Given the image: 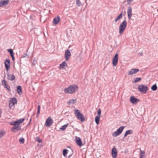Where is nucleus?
<instances>
[{"label":"nucleus","instance_id":"nucleus-1","mask_svg":"<svg viewBox=\"0 0 158 158\" xmlns=\"http://www.w3.org/2000/svg\"><path fill=\"white\" fill-rule=\"evenodd\" d=\"M24 118H22L18 119V120L12 122L11 123H10V125H13L14 126L12 128L11 131L12 132H15V130H16L17 131H19L21 129V127L19 126L20 124L22 123L24 121Z\"/></svg>","mask_w":158,"mask_h":158},{"label":"nucleus","instance_id":"nucleus-2","mask_svg":"<svg viewBox=\"0 0 158 158\" xmlns=\"http://www.w3.org/2000/svg\"><path fill=\"white\" fill-rule=\"evenodd\" d=\"M78 89V87L77 85H72L65 89L64 92L66 94H72L77 91Z\"/></svg>","mask_w":158,"mask_h":158},{"label":"nucleus","instance_id":"nucleus-3","mask_svg":"<svg viewBox=\"0 0 158 158\" xmlns=\"http://www.w3.org/2000/svg\"><path fill=\"white\" fill-rule=\"evenodd\" d=\"M75 114L76 115L78 119L81 122H83L85 120L84 117L79 110H76L75 111Z\"/></svg>","mask_w":158,"mask_h":158},{"label":"nucleus","instance_id":"nucleus-4","mask_svg":"<svg viewBox=\"0 0 158 158\" xmlns=\"http://www.w3.org/2000/svg\"><path fill=\"white\" fill-rule=\"evenodd\" d=\"M127 26V22L126 20H123L122 22L119 27V34H122L125 30Z\"/></svg>","mask_w":158,"mask_h":158},{"label":"nucleus","instance_id":"nucleus-5","mask_svg":"<svg viewBox=\"0 0 158 158\" xmlns=\"http://www.w3.org/2000/svg\"><path fill=\"white\" fill-rule=\"evenodd\" d=\"M125 127L124 126L120 127L119 128H118L115 132L112 133V136L114 137H116L120 135Z\"/></svg>","mask_w":158,"mask_h":158},{"label":"nucleus","instance_id":"nucleus-6","mask_svg":"<svg viewBox=\"0 0 158 158\" xmlns=\"http://www.w3.org/2000/svg\"><path fill=\"white\" fill-rule=\"evenodd\" d=\"M138 89L140 92L143 93H145L148 90V88L147 86L141 84L138 86Z\"/></svg>","mask_w":158,"mask_h":158},{"label":"nucleus","instance_id":"nucleus-7","mask_svg":"<svg viewBox=\"0 0 158 158\" xmlns=\"http://www.w3.org/2000/svg\"><path fill=\"white\" fill-rule=\"evenodd\" d=\"M17 102L16 99L15 98H11L9 101V106L10 109L14 108V106Z\"/></svg>","mask_w":158,"mask_h":158},{"label":"nucleus","instance_id":"nucleus-8","mask_svg":"<svg viewBox=\"0 0 158 158\" xmlns=\"http://www.w3.org/2000/svg\"><path fill=\"white\" fill-rule=\"evenodd\" d=\"M118 61V55L116 53L113 59L112 64L114 66H115L117 64Z\"/></svg>","mask_w":158,"mask_h":158},{"label":"nucleus","instance_id":"nucleus-9","mask_svg":"<svg viewBox=\"0 0 158 158\" xmlns=\"http://www.w3.org/2000/svg\"><path fill=\"white\" fill-rule=\"evenodd\" d=\"M130 102L134 104H136L139 101V99L133 96L130 97Z\"/></svg>","mask_w":158,"mask_h":158},{"label":"nucleus","instance_id":"nucleus-10","mask_svg":"<svg viewBox=\"0 0 158 158\" xmlns=\"http://www.w3.org/2000/svg\"><path fill=\"white\" fill-rule=\"evenodd\" d=\"M10 61L9 59H6L4 62L5 66L7 71H8L10 67Z\"/></svg>","mask_w":158,"mask_h":158},{"label":"nucleus","instance_id":"nucleus-11","mask_svg":"<svg viewBox=\"0 0 158 158\" xmlns=\"http://www.w3.org/2000/svg\"><path fill=\"white\" fill-rule=\"evenodd\" d=\"M52 123V118L51 117H49L46 119L45 123V125L46 127H50Z\"/></svg>","mask_w":158,"mask_h":158},{"label":"nucleus","instance_id":"nucleus-12","mask_svg":"<svg viewBox=\"0 0 158 158\" xmlns=\"http://www.w3.org/2000/svg\"><path fill=\"white\" fill-rule=\"evenodd\" d=\"M111 155L113 158H116L117 156V149L115 147H114L112 149Z\"/></svg>","mask_w":158,"mask_h":158},{"label":"nucleus","instance_id":"nucleus-13","mask_svg":"<svg viewBox=\"0 0 158 158\" xmlns=\"http://www.w3.org/2000/svg\"><path fill=\"white\" fill-rule=\"evenodd\" d=\"M139 70L138 69H132L128 71V74L129 75L135 74Z\"/></svg>","mask_w":158,"mask_h":158},{"label":"nucleus","instance_id":"nucleus-14","mask_svg":"<svg viewBox=\"0 0 158 158\" xmlns=\"http://www.w3.org/2000/svg\"><path fill=\"white\" fill-rule=\"evenodd\" d=\"M71 56V54L69 50L68 49L65 51L64 54V58L66 61L68 60L69 57H70Z\"/></svg>","mask_w":158,"mask_h":158},{"label":"nucleus","instance_id":"nucleus-15","mask_svg":"<svg viewBox=\"0 0 158 158\" xmlns=\"http://www.w3.org/2000/svg\"><path fill=\"white\" fill-rule=\"evenodd\" d=\"M10 0H4L0 1V7L7 5Z\"/></svg>","mask_w":158,"mask_h":158},{"label":"nucleus","instance_id":"nucleus-16","mask_svg":"<svg viewBox=\"0 0 158 158\" xmlns=\"http://www.w3.org/2000/svg\"><path fill=\"white\" fill-rule=\"evenodd\" d=\"M76 143L79 147H81L82 145V142L80 138L76 137Z\"/></svg>","mask_w":158,"mask_h":158},{"label":"nucleus","instance_id":"nucleus-17","mask_svg":"<svg viewBox=\"0 0 158 158\" xmlns=\"http://www.w3.org/2000/svg\"><path fill=\"white\" fill-rule=\"evenodd\" d=\"M7 75V78L9 80L13 81L15 78V77L13 74L11 75L9 73H8Z\"/></svg>","mask_w":158,"mask_h":158},{"label":"nucleus","instance_id":"nucleus-18","mask_svg":"<svg viewBox=\"0 0 158 158\" xmlns=\"http://www.w3.org/2000/svg\"><path fill=\"white\" fill-rule=\"evenodd\" d=\"M132 9L131 7L129 6L128 7L127 9V14L128 16L129 19H130L131 16L132 15Z\"/></svg>","mask_w":158,"mask_h":158},{"label":"nucleus","instance_id":"nucleus-19","mask_svg":"<svg viewBox=\"0 0 158 158\" xmlns=\"http://www.w3.org/2000/svg\"><path fill=\"white\" fill-rule=\"evenodd\" d=\"M17 91L19 95H21L22 94V87L20 85H19L17 87Z\"/></svg>","mask_w":158,"mask_h":158},{"label":"nucleus","instance_id":"nucleus-20","mask_svg":"<svg viewBox=\"0 0 158 158\" xmlns=\"http://www.w3.org/2000/svg\"><path fill=\"white\" fill-rule=\"evenodd\" d=\"M65 66H67V64L66 62L65 61H63L61 64L60 65V69H63L64 67Z\"/></svg>","mask_w":158,"mask_h":158},{"label":"nucleus","instance_id":"nucleus-21","mask_svg":"<svg viewBox=\"0 0 158 158\" xmlns=\"http://www.w3.org/2000/svg\"><path fill=\"white\" fill-rule=\"evenodd\" d=\"M133 133V131L131 130H129L126 131L124 134V138L127 136V135L131 134Z\"/></svg>","mask_w":158,"mask_h":158},{"label":"nucleus","instance_id":"nucleus-22","mask_svg":"<svg viewBox=\"0 0 158 158\" xmlns=\"http://www.w3.org/2000/svg\"><path fill=\"white\" fill-rule=\"evenodd\" d=\"M141 79V77H135V78L134 81H133V82L134 83H136L139 81Z\"/></svg>","mask_w":158,"mask_h":158},{"label":"nucleus","instance_id":"nucleus-23","mask_svg":"<svg viewBox=\"0 0 158 158\" xmlns=\"http://www.w3.org/2000/svg\"><path fill=\"white\" fill-rule=\"evenodd\" d=\"M100 116H97L95 118V122L97 124H98L100 121Z\"/></svg>","mask_w":158,"mask_h":158},{"label":"nucleus","instance_id":"nucleus-24","mask_svg":"<svg viewBox=\"0 0 158 158\" xmlns=\"http://www.w3.org/2000/svg\"><path fill=\"white\" fill-rule=\"evenodd\" d=\"M68 123L65 124L63 126H62V127L60 128V129L62 131H64L66 129V128L68 126Z\"/></svg>","mask_w":158,"mask_h":158},{"label":"nucleus","instance_id":"nucleus-25","mask_svg":"<svg viewBox=\"0 0 158 158\" xmlns=\"http://www.w3.org/2000/svg\"><path fill=\"white\" fill-rule=\"evenodd\" d=\"M76 100L73 99L69 101L68 103L69 105H70L74 103H76Z\"/></svg>","mask_w":158,"mask_h":158},{"label":"nucleus","instance_id":"nucleus-26","mask_svg":"<svg viewBox=\"0 0 158 158\" xmlns=\"http://www.w3.org/2000/svg\"><path fill=\"white\" fill-rule=\"evenodd\" d=\"M151 89L153 91H155L157 89V86L156 84L153 85L152 86Z\"/></svg>","mask_w":158,"mask_h":158},{"label":"nucleus","instance_id":"nucleus-27","mask_svg":"<svg viewBox=\"0 0 158 158\" xmlns=\"http://www.w3.org/2000/svg\"><path fill=\"white\" fill-rule=\"evenodd\" d=\"M5 134V131L2 130H0V138L4 135Z\"/></svg>","mask_w":158,"mask_h":158},{"label":"nucleus","instance_id":"nucleus-28","mask_svg":"<svg viewBox=\"0 0 158 158\" xmlns=\"http://www.w3.org/2000/svg\"><path fill=\"white\" fill-rule=\"evenodd\" d=\"M68 150L67 149H64L63 150V155L64 156H66L68 153Z\"/></svg>","mask_w":158,"mask_h":158},{"label":"nucleus","instance_id":"nucleus-29","mask_svg":"<svg viewBox=\"0 0 158 158\" xmlns=\"http://www.w3.org/2000/svg\"><path fill=\"white\" fill-rule=\"evenodd\" d=\"M40 105H38L36 117H38V116L39 115L40 113Z\"/></svg>","mask_w":158,"mask_h":158},{"label":"nucleus","instance_id":"nucleus-30","mask_svg":"<svg viewBox=\"0 0 158 158\" xmlns=\"http://www.w3.org/2000/svg\"><path fill=\"white\" fill-rule=\"evenodd\" d=\"M4 88H6L9 91H11L10 86L9 85H8L7 84L4 85Z\"/></svg>","mask_w":158,"mask_h":158},{"label":"nucleus","instance_id":"nucleus-31","mask_svg":"<svg viewBox=\"0 0 158 158\" xmlns=\"http://www.w3.org/2000/svg\"><path fill=\"white\" fill-rule=\"evenodd\" d=\"M76 3V4L78 6H81L82 5V4H81V2H80V0H77Z\"/></svg>","mask_w":158,"mask_h":158},{"label":"nucleus","instance_id":"nucleus-32","mask_svg":"<svg viewBox=\"0 0 158 158\" xmlns=\"http://www.w3.org/2000/svg\"><path fill=\"white\" fill-rule=\"evenodd\" d=\"M7 82L6 81L5 79H4V80H2V85L3 86H4L5 85H6L7 84Z\"/></svg>","mask_w":158,"mask_h":158},{"label":"nucleus","instance_id":"nucleus-33","mask_svg":"<svg viewBox=\"0 0 158 158\" xmlns=\"http://www.w3.org/2000/svg\"><path fill=\"white\" fill-rule=\"evenodd\" d=\"M140 156H142V157H143L144 156V154H145V152L143 151L140 150Z\"/></svg>","mask_w":158,"mask_h":158},{"label":"nucleus","instance_id":"nucleus-34","mask_svg":"<svg viewBox=\"0 0 158 158\" xmlns=\"http://www.w3.org/2000/svg\"><path fill=\"white\" fill-rule=\"evenodd\" d=\"M37 63V61L36 59L35 58L33 61L32 64L33 66H35V64Z\"/></svg>","mask_w":158,"mask_h":158},{"label":"nucleus","instance_id":"nucleus-35","mask_svg":"<svg viewBox=\"0 0 158 158\" xmlns=\"http://www.w3.org/2000/svg\"><path fill=\"white\" fill-rule=\"evenodd\" d=\"M19 141L21 143H23L24 142V139L23 138H21L19 139Z\"/></svg>","mask_w":158,"mask_h":158},{"label":"nucleus","instance_id":"nucleus-36","mask_svg":"<svg viewBox=\"0 0 158 158\" xmlns=\"http://www.w3.org/2000/svg\"><path fill=\"white\" fill-rule=\"evenodd\" d=\"M122 17V14L121 13L119 15L117 16L115 20H119V19L121 18Z\"/></svg>","mask_w":158,"mask_h":158},{"label":"nucleus","instance_id":"nucleus-37","mask_svg":"<svg viewBox=\"0 0 158 158\" xmlns=\"http://www.w3.org/2000/svg\"><path fill=\"white\" fill-rule=\"evenodd\" d=\"M60 21V20H53V23L55 25L58 23Z\"/></svg>","mask_w":158,"mask_h":158},{"label":"nucleus","instance_id":"nucleus-38","mask_svg":"<svg viewBox=\"0 0 158 158\" xmlns=\"http://www.w3.org/2000/svg\"><path fill=\"white\" fill-rule=\"evenodd\" d=\"M101 114V110L100 109H98L97 111V114L98 116H100Z\"/></svg>","mask_w":158,"mask_h":158},{"label":"nucleus","instance_id":"nucleus-39","mask_svg":"<svg viewBox=\"0 0 158 158\" xmlns=\"http://www.w3.org/2000/svg\"><path fill=\"white\" fill-rule=\"evenodd\" d=\"M8 52H9L10 54L14 53L13 50L12 49H8Z\"/></svg>","mask_w":158,"mask_h":158},{"label":"nucleus","instance_id":"nucleus-40","mask_svg":"<svg viewBox=\"0 0 158 158\" xmlns=\"http://www.w3.org/2000/svg\"><path fill=\"white\" fill-rule=\"evenodd\" d=\"M22 57L23 58H28V56L27 54V53H24L22 55Z\"/></svg>","mask_w":158,"mask_h":158},{"label":"nucleus","instance_id":"nucleus-41","mask_svg":"<svg viewBox=\"0 0 158 158\" xmlns=\"http://www.w3.org/2000/svg\"><path fill=\"white\" fill-rule=\"evenodd\" d=\"M36 141L39 143H41L42 142V140L40 139L38 137H36Z\"/></svg>","mask_w":158,"mask_h":158},{"label":"nucleus","instance_id":"nucleus-42","mask_svg":"<svg viewBox=\"0 0 158 158\" xmlns=\"http://www.w3.org/2000/svg\"><path fill=\"white\" fill-rule=\"evenodd\" d=\"M133 0H127V2L128 4H130L131 3L133 2Z\"/></svg>","mask_w":158,"mask_h":158},{"label":"nucleus","instance_id":"nucleus-43","mask_svg":"<svg viewBox=\"0 0 158 158\" xmlns=\"http://www.w3.org/2000/svg\"><path fill=\"white\" fill-rule=\"evenodd\" d=\"M53 20H60L59 16H58L57 17H55Z\"/></svg>","mask_w":158,"mask_h":158},{"label":"nucleus","instance_id":"nucleus-44","mask_svg":"<svg viewBox=\"0 0 158 158\" xmlns=\"http://www.w3.org/2000/svg\"><path fill=\"white\" fill-rule=\"evenodd\" d=\"M14 53L11 54H10V56H11V57L14 56Z\"/></svg>","mask_w":158,"mask_h":158},{"label":"nucleus","instance_id":"nucleus-45","mask_svg":"<svg viewBox=\"0 0 158 158\" xmlns=\"http://www.w3.org/2000/svg\"><path fill=\"white\" fill-rule=\"evenodd\" d=\"M12 57V60L13 61H14L15 60V57L14 56H13V57Z\"/></svg>","mask_w":158,"mask_h":158},{"label":"nucleus","instance_id":"nucleus-46","mask_svg":"<svg viewBox=\"0 0 158 158\" xmlns=\"http://www.w3.org/2000/svg\"><path fill=\"white\" fill-rule=\"evenodd\" d=\"M31 121V119H30V122H29V123L28 124V125L30 124Z\"/></svg>","mask_w":158,"mask_h":158},{"label":"nucleus","instance_id":"nucleus-47","mask_svg":"<svg viewBox=\"0 0 158 158\" xmlns=\"http://www.w3.org/2000/svg\"><path fill=\"white\" fill-rule=\"evenodd\" d=\"M1 113H2V111H1V109H0V117L1 116Z\"/></svg>","mask_w":158,"mask_h":158},{"label":"nucleus","instance_id":"nucleus-48","mask_svg":"<svg viewBox=\"0 0 158 158\" xmlns=\"http://www.w3.org/2000/svg\"><path fill=\"white\" fill-rule=\"evenodd\" d=\"M140 54H141V56L143 55V53H142V52H141V53H140Z\"/></svg>","mask_w":158,"mask_h":158},{"label":"nucleus","instance_id":"nucleus-49","mask_svg":"<svg viewBox=\"0 0 158 158\" xmlns=\"http://www.w3.org/2000/svg\"><path fill=\"white\" fill-rule=\"evenodd\" d=\"M140 158H143V157H142V156H140Z\"/></svg>","mask_w":158,"mask_h":158},{"label":"nucleus","instance_id":"nucleus-50","mask_svg":"<svg viewBox=\"0 0 158 158\" xmlns=\"http://www.w3.org/2000/svg\"><path fill=\"white\" fill-rule=\"evenodd\" d=\"M117 20H115V22H117Z\"/></svg>","mask_w":158,"mask_h":158}]
</instances>
